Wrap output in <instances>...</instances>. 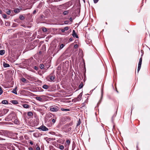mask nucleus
Here are the masks:
<instances>
[{"instance_id":"obj_1","label":"nucleus","mask_w":150,"mask_h":150,"mask_svg":"<svg viewBox=\"0 0 150 150\" xmlns=\"http://www.w3.org/2000/svg\"><path fill=\"white\" fill-rule=\"evenodd\" d=\"M6 134V131L2 130H0V141H4L6 139L4 137Z\"/></svg>"},{"instance_id":"obj_2","label":"nucleus","mask_w":150,"mask_h":150,"mask_svg":"<svg viewBox=\"0 0 150 150\" xmlns=\"http://www.w3.org/2000/svg\"><path fill=\"white\" fill-rule=\"evenodd\" d=\"M59 110V107L55 105L51 106L50 107V110L52 112H56Z\"/></svg>"},{"instance_id":"obj_3","label":"nucleus","mask_w":150,"mask_h":150,"mask_svg":"<svg viewBox=\"0 0 150 150\" xmlns=\"http://www.w3.org/2000/svg\"><path fill=\"white\" fill-rule=\"evenodd\" d=\"M14 114L13 113H11L9 114L5 119V120L9 121L11 120L13 118V117L14 116Z\"/></svg>"},{"instance_id":"obj_4","label":"nucleus","mask_w":150,"mask_h":150,"mask_svg":"<svg viewBox=\"0 0 150 150\" xmlns=\"http://www.w3.org/2000/svg\"><path fill=\"white\" fill-rule=\"evenodd\" d=\"M38 129L39 130H41L42 131H46L48 130V129L45 126L42 125Z\"/></svg>"},{"instance_id":"obj_5","label":"nucleus","mask_w":150,"mask_h":150,"mask_svg":"<svg viewBox=\"0 0 150 150\" xmlns=\"http://www.w3.org/2000/svg\"><path fill=\"white\" fill-rule=\"evenodd\" d=\"M64 46V45L63 44H62L59 45L57 47L58 48H59V49L57 51H58L59 50L63 48Z\"/></svg>"},{"instance_id":"obj_6","label":"nucleus","mask_w":150,"mask_h":150,"mask_svg":"<svg viewBox=\"0 0 150 150\" xmlns=\"http://www.w3.org/2000/svg\"><path fill=\"white\" fill-rule=\"evenodd\" d=\"M72 35L74 37H76L77 38H78V36L75 33V31L74 30H73Z\"/></svg>"},{"instance_id":"obj_7","label":"nucleus","mask_w":150,"mask_h":150,"mask_svg":"<svg viewBox=\"0 0 150 150\" xmlns=\"http://www.w3.org/2000/svg\"><path fill=\"white\" fill-rule=\"evenodd\" d=\"M48 77L51 81H53L55 79L54 76L53 75H50Z\"/></svg>"},{"instance_id":"obj_8","label":"nucleus","mask_w":150,"mask_h":150,"mask_svg":"<svg viewBox=\"0 0 150 150\" xmlns=\"http://www.w3.org/2000/svg\"><path fill=\"white\" fill-rule=\"evenodd\" d=\"M82 96V93H80L79 95L78 96L77 98V101H79L81 100V97Z\"/></svg>"},{"instance_id":"obj_9","label":"nucleus","mask_w":150,"mask_h":150,"mask_svg":"<svg viewBox=\"0 0 150 150\" xmlns=\"http://www.w3.org/2000/svg\"><path fill=\"white\" fill-rule=\"evenodd\" d=\"M17 89V87H16L15 88L13 89V90L12 91V92L17 95V94L16 90Z\"/></svg>"},{"instance_id":"obj_10","label":"nucleus","mask_w":150,"mask_h":150,"mask_svg":"<svg viewBox=\"0 0 150 150\" xmlns=\"http://www.w3.org/2000/svg\"><path fill=\"white\" fill-rule=\"evenodd\" d=\"M49 86L47 85H44L42 86V88L45 89H47L49 88Z\"/></svg>"},{"instance_id":"obj_11","label":"nucleus","mask_w":150,"mask_h":150,"mask_svg":"<svg viewBox=\"0 0 150 150\" xmlns=\"http://www.w3.org/2000/svg\"><path fill=\"white\" fill-rule=\"evenodd\" d=\"M142 61V57H141L139 59V62L138 64V66H141Z\"/></svg>"},{"instance_id":"obj_12","label":"nucleus","mask_w":150,"mask_h":150,"mask_svg":"<svg viewBox=\"0 0 150 150\" xmlns=\"http://www.w3.org/2000/svg\"><path fill=\"white\" fill-rule=\"evenodd\" d=\"M61 110L62 111H68L70 110L68 108H61Z\"/></svg>"},{"instance_id":"obj_13","label":"nucleus","mask_w":150,"mask_h":150,"mask_svg":"<svg viewBox=\"0 0 150 150\" xmlns=\"http://www.w3.org/2000/svg\"><path fill=\"white\" fill-rule=\"evenodd\" d=\"M35 99L38 100H39L40 102H42V98L39 97H35Z\"/></svg>"},{"instance_id":"obj_14","label":"nucleus","mask_w":150,"mask_h":150,"mask_svg":"<svg viewBox=\"0 0 150 150\" xmlns=\"http://www.w3.org/2000/svg\"><path fill=\"white\" fill-rule=\"evenodd\" d=\"M3 66L5 67H8L10 66L8 64L6 63H4Z\"/></svg>"},{"instance_id":"obj_15","label":"nucleus","mask_w":150,"mask_h":150,"mask_svg":"<svg viewBox=\"0 0 150 150\" xmlns=\"http://www.w3.org/2000/svg\"><path fill=\"white\" fill-rule=\"evenodd\" d=\"M117 114V112H116V113H115L112 116V122H113V120H114V118L116 116Z\"/></svg>"},{"instance_id":"obj_16","label":"nucleus","mask_w":150,"mask_h":150,"mask_svg":"<svg viewBox=\"0 0 150 150\" xmlns=\"http://www.w3.org/2000/svg\"><path fill=\"white\" fill-rule=\"evenodd\" d=\"M5 53V51L4 50H0V55H3Z\"/></svg>"},{"instance_id":"obj_17","label":"nucleus","mask_w":150,"mask_h":150,"mask_svg":"<svg viewBox=\"0 0 150 150\" xmlns=\"http://www.w3.org/2000/svg\"><path fill=\"white\" fill-rule=\"evenodd\" d=\"M23 106L24 108H29V105L28 104H25L23 105Z\"/></svg>"},{"instance_id":"obj_18","label":"nucleus","mask_w":150,"mask_h":150,"mask_svg":"<svg viewBox=\"0 0 150 150\" xmlns=\"http://www.w3.org/2000/svg\"><path fill=\"white\" fill-rule=\"evenodd\" d=\"M69 13V11L67 10L64 11L63 12V14L64 15H66L68 14Z\"/></svg>"},{"instance_id":"obj_19","label":"nucleus","mask_w":150,"mask_h":150,"mask_svg":"<svg viewBox=\"0 0 150 150\" xmlns=\"http://www.w3.org/2000/svg\"><path fill=\"white\" fill-rule=\"evenodd\" d=\"M2 103L3 104H6L8 103V101L7 100H4L2 101Z\"/></svg>"},{"instance_id":"obj_20","label":"nucleus","mask_w":150,"mask_h":150,"mask_svg":"<svg viewBox=\"0 0 150 150\" xmlns=\"http://www.w3.org/2000/svg\"><path fill=\"white\" fill-rule=\"evenodd\" d=\"M83 83L82 82H81V83L80 84V85L79 86V89H81L83 88Z\"/></svg>"},{"instance_id":"obj_21","label":"nucleus","mask_w":150,"mask_h":150,"mask_svg":"<svg viewBox=\"0 0 150 150\" xmlns=\"http://www.w3.org/2000/svg\"><path fill=\"white\" fill-rule=\"evenodd\" d=\"M42 31L44 32H46L47 31V29L45 27H43L42 28Z\"/></svg>"},{"instance_id":"obj_22","label":"nucleus","mask_w":150,"mask_h":150,"mask_svg":"<svg viewBox=\"0 0 150 150\" xmlns=\"http://www.w3.org/2000/svg\"><path fill=\"white\" fill-rule=\"evenodd\" d=\"M19 18L21 20H23L25 19V17L22 15H20Z\"/></svg>"},{"instance_id":"obj_23","label":"nucleus","mask_w":150,"mask_h":150,"mask_svg":"<svg viewBox=\"0 0 150 150\" xmlns=\"http://www.w3.org/2000/svg\"><path fill=\"white\" fill-rule=\"evenodd\" d=\"M59 148L61 150H63L64 149V147L63 145L60 144L59 146Z\"/></svg>"},{"instance_id":"obj_24","label":"nucleus","mask_w":150,"mask_h":150,"mask_svg":"<svg viewBox=\"0 0 150 150\" xmlns=\"http://www.w3.org/2000/svg\"><path fill=\"white\" fill-rule=\"evenodd\" d=\"M28 116H31L33 115V114L31 112H29L28 113Z\"/></svg>"},{"instance_id":"obj_25","label":"nucleus","mask_w":150,"mask_h":150,"mask_svg":"<svg viewBox=\"0 0 150 150\" xmlns=\"http://www.w3.org/2000/svg\"><path fill=\"white\" fill-rule=\"evenodd\" d=\"M6 13L8 14V15H10L11 12V11L10 10H6Z\"/></svg>"},{"instance_id":"obj_26","label":"nucleus","mask_w":150,"mask_h":150,"mask_svg":"<svg viewBox=\"0 0 150 150\" xmlns=\"http://www.w3.org/2000/svg\"><path fill=\"white\" fill-rule=\"evenodd\" d=\"M37 146L36 148V150H40V147L38 146V144H37L35 145V147Z\"/></svg>"},{"instance_id":"obj_27","label":"nucleus","mask_w":150,"mask_h":150,"mask_svg":"<svg viewBox=\"0 0 150 150\" xmlns=\"http://www.w3.org/2000/svg\"><path fill=\"white\" fill-rule=\"evenodd\" d=\"M12 103L13 104H16L18 103V102L17 100H13L12 101Z\"/></svg>"},{"instance_id":"obj_28","label":"nucleus","mask_w":150,"mask_h":150,"mask_svg":"<svg viewBox=\"0 0 150 150\" xmlns=\"http://www.w3.org/2000/svg\"><path fill=\"white\" fill-rule=\"evenodd\" d=\"M14 11V12L16 13H18L20 12L19 9H15Z\"/></svg>"},{"instance_id":"obj_29","label":"nucleus","mask_w":150,"mask_h":150,"mask_svg":"<svg viewBox=\"0 0 150 150\" xmlns=\"http://www.w3.org/2000/svg\"><path fill=\"white\" fill-rule=\"evenodd\" d=\"M66 143L68 145V146H69L70 143V141L69 139L67 140L66 141Z\"/></svg>"},{"instance_id":"obj_30","label":"nucleus","mask_w":150,"mask_h":150,"mask_svg":"<svg viewBox=\"0 0 150 150\" xmlns=\"http://www.w3.org/2000/svg\"><path fill=\"white\" fill-rule=\"evenodd\" d=\"M21 80L23 82H25L26 80L25 78H23L21 79Z\"/></svg>"},{"instance_id":"obj_31","label":"nucleus","mask_w":150,"mask_h":150,"mask_svg":"<svg viewBox=\"0 0 150 150\" xmlns=\"http://www.w3.org/2000/svg\"><path fill=\"white\" fill-rule=\"evenodd\" d=\"M40 67L41 69H42L44 67V65L43 64H40Z\"/></svg>"},{"instance_id":"obj_32","label":"nucleus","mask_w":150,"mask_h":150,"mask_svg":"<svg viewBox=\"0 0 150 150\" xmlns=\"http://www.w3.org/2000/svg\"><path fill=\"white\" fill-rule=\"evenodd\" d=\"M3 91L1 87L0 86V95H1L3 93Z\"/></svg>"},{"instance_id":"obj_33","label":"nucleus","mask_w":150,"mask_h":150,"mask_svg":"<svg viewBox=\"0 0 150 150\" xmlns=\"http://www.w3.org/2000/svg\"><path fill=\"white\" fill-rule=\"evenodd\" d=\"M18 121L17 119H15L14 121V123L16 124H18Z\"/></svg>"},{"instance_id":"obj_34","label":"nucleus","mask_w":150,"mask_h":150,"mask_svg":"<svg viewBox=\"0 0 150 150\" xmlns=\"http://www.w3.org/2000/svg\"><path fill=\"white\" fill-rule=\"evenodd\" d=\"M5 25L7 26H9L10 25V23L9 22H6L5 23Z\"/></svg>"},{"instance_id":"obj_35","label":"nucleus","mask_w":150,"mask_h":150,"mask_svg":"<svg viewBox=\"0 0 150 150\" xmlns=\"http://www.w3.org/2000/svg\"><path fill=\"white\" fill-rule=\"evenodd\" d=\"M2 17H3L4 18V19H5L6 18V17H7V16L6 14H2Z\"/></svg>"},{"instance_id":"obj_36","label":"nucleus","mask_w":150,"mask_h":150,"mask_svg":"<svg viewBox=\"0 0 150 150\" xmlns=\"http://www.w3.org/2000/svg\"><path fill=\"white\" fill-rule=\"evenodd\" d=\"M69 28L67 26V27H64V30H65L67 31L68 30Z\"/></svg>"},{"instance_id":"obj_37","label":"nucleus","mask_w":150,"mask_h":150,"mask_svg":"<svg viewBox=\"0 0 150 150\" xmlns=\"http://www.w3.org/2000/svg\"><path fill=\"white\" fill-rule=\"evenodd\" d=\"M141 66H138V69H137L138 73L139 71L140 70V68H141Z\"/></svg>"},{"instance_id":"obj_38","label":"nucleus","mask_w":150,"mask_h":150,"mask_svg":"<svg viewBox=\"0 0 150 150\" xmlns=\"http://www.w3.org/2000/svg\"><path fill=\"white\" fill-rule=\"evenodd\" d=\"M80 123H81V121H80V120L79 119V121L78 122V123L77 124V126H79V125H80Z\"/></svg>"},{"instance_id":"obj_39","label":"nucleus","mask_w":150,"mask_h":150,"mask_svg":"<svg viewBox=\"0 0 150 150\" xmlns=\"http://www.w3.org/2000/svg\"><path fill=\"white\" fill-rule=\"evenodd\" d=\"M4 112H5V113H4L5 114H6V113H7L8 111V109H4Z\"/></svg>"},{"instance_id":"obj_40","label":"nucleus","mask_w":150,"mask_h":150,"mask_svg":"<svg viewBox=\"0 0 150 150\" xmlns=\"http://www.w3.org/2000/svg\"><path fill=\"white\" fill-rule=\"evenodd\" d=\"M74 47L75 48H77L78 47V45L77 44H76L74 45Z\"/></svg>"},{"instance_id":"obj_41","label":"nucleus","mask_w":150,"mask_h":150,"mask_svg":"<svg viewBox=\"0 0 150 150\" xmlns=\"http://www.w3.org/2000/svg\"><path fill=\"white\" fill-rule=\"evenodd\" d=\"M34 69L37 71L38 69V67L36 66H35L34 67Z\"/></svg>"},{"instance_id":"obj_42","label":"nucleus","mask_w":150,"mask_h":150,"mask_svg":"<svg viewBox=\"0 0 150 150\" xmlns=\"http://www.w3.org/2000/svg\"><path fill=\"white\" fill-rule=\"evenodd\" d=\"M95 3H96L98 1V0H93Z\"/></svg>"},{"instance_id":"obj_43","label":"nucleus","mask_w":150,"mask_h":150,"mask_svg":"<svg viewBox=\"0 0 150 150\" xmlns=\"http://www.w3.org/2000/svg\"><path fill=\"white\" fill-rule=\"evenodd\" d=\"M29 143L31 145H33V142H32V141H30L29 142Z\"/></svg>"},{"instance_id":"obj_44","label":"nucleus","mask_w":150,"mask_h":150,"mask_svg":"<svg viewBox=\"0 0 150 150\" xmlns=\"http://www.w3.org/2000/svg\"><path fill=\"white\" fill-rule=\"evenodd\" d=\"M52 122L53 123H54L55 122V120L54 119H53L52 120Z\"/></svg>"},{"instance_id":"obj_45","label":"nucleus","mask_w":150,"mask_h":150,"mask_svg":"<svg viewBox=\"0 0 150 150\" xmlns=\"http://www.w3.org/2000/svg\"><path fill=\"white\" fill-rule=\"evenodd\" d=\"M65 31V30H64V29H62L61 30V31H62V33H64V31Z\"/></svg>"},{"instance_id":"obj_46","label":"nucleus","mask_w":150,"mask_h":150,"mask_svg":"<svg viewBox=\"0 0 150 150\" xmlns=\"http://www.w3.org/2000/svg\"><path fill=\"white\" fill-rule=\"evenodd\" d=\"M36 10H35L33 11V14H35V13H36Z\"/></svg>"},{"instance_id":"obj_47","label":"nucleus","mask_w":150,"mask_h":150,"mask_svg":"<svg viewBox=\"0 0 150 150\" xmlns=\"http://www.w3.org/2000/svg\"><path fill=\"white\" fill-rule=\"evenodd\" d=\"M141 52L142 54H143V50H141Z\"/></svg>"},{"instance_id":"obj_48","label":"nucleus","mask_w":150,"mask_h":150,"mask_svg":"<svg viewBox=\"0 0 150 150\" xmlns=\"http://www.w3.org/2000/svg\"><path fill=\"white\" fill-rule=\"evenodd\" d=\"M69 20H70V21H71L72 20V18H70V19H69Z\"/></svg>"},{"instance_id":"obj_49","label":"nucleus","mask_w":150,"mask_h":150,"mask_svg":"<svg viewBox=\"0 0 150 150\" xmlns=\"http://www.w3.org/2000/svg\"><path fill=\"white\" fill-rule=\"evenodd\" d=\"M2 13V11L1 10H0V14H1Z\"/></svg>"},{"instance_id":"obj_50","label":"nucleus","mask_w":150,"mask_h":150,"mask_svg":"<svg viewBox=\"0 0 150 150\" xmlns=\"http://www.w3.org/2000/svg\"><path fill=\"white\" fill-rule=\"evenodd\" d=\"M11 150H15L14 148H13Z\"/></svg>"},{"instance_id":"obj_51","label":"nucleus","mask_w":150,"mask_h":150,"mask_svg":"<svg viewBox=\"0 0 150 150\" xmlns=\"http://www.w3.org/2000/svg\"><path fill=\"white\" fill-rule=\"evenodd\" d=\"M72 39H71L70 38V39H69V40H70V41H72Z\"/></svg>"},{"instance_id":"obj_52","label":"nucleus","mask_w":150,"mask_h":150,"mask_svg":"<svg viewBox=\"0 0 150 150\" xmlns=\"http://www.w3.org/2000/svg\"><path fill=\"white\" fill-rule=\"evenodd\" d=\"M143 55V54H142L141 55V57H142V56Z\"/></svg>"},{"instance_id":"obj_53","label":"nucleus","mask_w":150,"mask_h":150,"mask_svg":"<svg viewBox=\"0 0 150 150\" xmlns=\"http://www.w3.org/2000/svg\"><path fill=\"white\" fill-rule=\"evenodd\" d=\"M3 114H2L1 115H0V116H3Z\"/></svg>"},{"instance_id":"obj_54","label":"nucleus","mask_w":150,"mask_h":150,"mask_svg":"<svg viewBox=\"0 0 150 150\" xmlns=\"http://www.w3.org/2000/svg\"><path fill=\"white\" fill-rule=\"evenodd\" d=\"M41 52H39V53H40V54H41Z\"/></svg>"},{"instance_id":"obj_55","label":"nucleus","mask_w":150,"mask_h":150,"mask_svg":"<svg viewBox=\"0 0 150 150\" xmlns=\"http://www.w3.org/2000/svg\"><path fill=\"white\" fill-rule=\"evenodd\" d=\"M67 22V21H65V23H66V22Z\"/></svg>"},{"instance_id":"obj_56","label":"nucleus","mask_w":150,"mask_h":150,"mask_svg":"<svg viewBox=\"0 0 150 150\" xmlns=\"http://www.w3.org/2000/svg\"><path fill=\"white\" fill-rule=\"evenodd\" d=\"M42 91H43V89H42Z\"/></svg>"}]
</instances>
